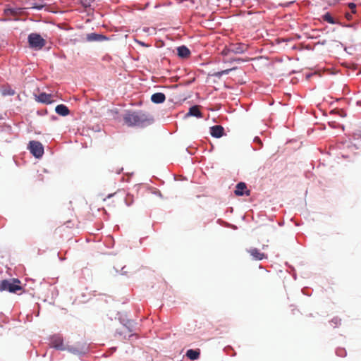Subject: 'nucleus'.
<instances>
[{
	"instance_id": "26",
	"label": "nucleus",
	"mask_w": 361,
	"mask_h": 361,
	"mask_svg": "<svg viewBox=\"0 0 361 361\" xmlns=\"http://www.w3.org/2000/svg\"><path fill=\"white\" fill-rule=\"evenodd\" d=\"M222 54H226V53L225 52V50L222 51Z\"/></svg>"
},
{
	"instance_id": "14",
	"label": "nucleus",
	"mask_w": 361,
	"mask_h": 361,
	"mask_svg": "<svg viewBox=\"0 0 361 361\" xmlns=\"http://www.w3.org/2000/svg\"><path fill=\"white\" fill-rule=\"evenodd\" d=\"M187 115L195 116L197 118H201L202 116V114L200 111V108L198 106H192V107H190Z\"/></svg>"
},
{
	"instance_id": "12",
	"label": "nucleus",
	"mask_w": 361,
	"mask_h": 361,
	"mask_svg": "<svg viewBox=\"0 0 361 361\" xmlns=\"http://www.w3.org/2000/svg\"><path fill=\"white\" fill-rule=\"evenodd\" d=\"M166 100V96L164 93H154L151 97V101L155 104H161Z\"/></svg>"
},
{
	"instance_id": "8",
	"label": "nucleus",
	"mask_w": 361,
	"mask_h": 361,
	"mask_svg": "<svg viewBox=\"0 0 361 361\" xmlns=\"http://www.w3.org/2000/svg\"><path fill=\"white\" fill-rule=\"evenodd\" d=\"M247 251L255 260H262L263 259L267 258V255L263 252H261L257 248L251 247Z\"/></svg>"
},
{
	"instance_id": "3",
	"label": "nucleus",
	"mask_w": 361,
	"mask_h": 361,
	"mask_svg": "<svg viewBox=\"0 0 361 361\" xmlns=\"http://www.w3.org/2000/svg\"><path fill=\"white\" fill-rule=\"evenodd\" d=\"M27 39L30 47L35 50L42 49L46 44V40L37 33L30 34Z\"/></svg>"
},
{
	"instance_id": "21",
	"label": "nucleus",
	"mask_w": 361,
	"mask_h": 361,
	"mask_svg": "<svg viewBox=\"0 0 361 361\" xmlns=\"http://www.w3.org/2000/svg\"><path fill=\"white\" fill-rule=\"evenodd\" d=\"M235 69H236V68L226 69V70H224V71H219V72L214 73L213 74V75L216 76V77H218V78H220L221 75H226V74H228L231 71L235 70Z\"/></svg>"
},
{
	"instance_id": "2",
	"label": "nucleus",
	"mask_w": 361,
	"mask_h": 361,
	"mask_svg": "<svg viewBox=\"0 0 361 361\" xmlns=\"http://www.w3.org/2000/svg\"><path fill=\"white\" fill-rule=\"evenodd\" d=\"M20 281L17 279L0 281V292L7 290L10 293H16L23 289L20 285Z\"/></svg>"
},
{
	"instance_id": "20",
	"label": "nucleus",
	"mask_w": 361,
	"mask_h": 361,
	"mask_svg": "<svg viewBox=\"0 0 361 361\" xmlns=\"http://www.w3.org/2000/svg\"><path fill=\"white\" fill-rule=\"evenodd\" d=\"M322 19L324 21H326L327 23L330 24H336L338 23L334 18L331 16V15L329 13H326L324 15L322 16Z\"/></svg>"
},
{
	"instance_id": "4",
	"label": "nucleus",
	"mask_w": 361,
	"mask_h": 361,
	"mask_svg": "<svg viewBox=\"0 0 361 361\" xmlns=\"http://www.w3.org/2000/svg\"><path fill=\"white\" fill-rule=\"evenodd\" d=\"M28 149L36 158H40L44 154V147L39 141L32 140L29 142Z\"/></svg>"
},
{
	"instance_id": "19",
	"label": "nucleus",
	"mask_w": 361,
	"mask_h": 361,
	"mask_svg": "<svg viewBox=\"0 0 361 361\" xmlns=\"http://www.w3.org/2000/svg\"><path fill=\"white\" fill-rule=\"evenodd\" d=\"M1 94L3 96L14 95L15 91L10 86L4 87L1 90Z\"/></svg>"
},
{
	"instance_id": "9",
	"label": "nucleus",
	"mask_w": 361,
	"mask_h": 361,
	"mask_svg": "<svg viewBox=\"0 0 361 361\" xmlns=\"http://www.w3.org/2000/svg\"><path fill=\"white\" fill-rule=\"evenodd\" d=\"M53 96L51 94H47L45 92L40 93L38 96H36V101L43 104H49L54 102L52 99Z\"/></svg>"
},
{
	"instance_id": "16",
	"label": "nucleus",
	"mask_w": 361,
	"mask_h": 361,
	"mask_svg": "<svg viewBox=\"0 0 361 361\" xmlns=\"http://www.w3.org/2000/svg\"><path fill=\"white\" fill-rule=\"evenodd\" d=\"M178 55L181 58H187L190 56V50L185 46L178 47Z\"/></svg>"
},
{
	"instance_id": "5",
	"label": "nucleus",
	"mask_w": 361,
	"mask_h": 361,
	"mask_svg": "<svg viewBox=\"0 0 361 361\" xmlns=\"http://www.w3.org/2000/svg\"><path fill=\"white\" fill-rule=\"evenodd\" d=\"M88 350L86 343H78L75 346H67L66 350L73 354L81 355L85 354Z\"/></svg>"
},
{
	"instance_id": "10",
	"label": "nucleus",
	"mask_w": 361,
	"mask_h": 361,
	"mask_svg": "<svg viewBox=\"0 0 361 361\" xmlns=\"http://www.w3.org/2000/svg\"><path fill=\"white\" fill-rule=\"evenodd\" d=\"M210 133L212 136L219 138L223 136L224 133V128L219 125L214 126L210 128Z\"/></svg>"
},
{
	"instance_id": "22",
	"label": "nucleus",
	"mask_w": 361,
	"mask_h": 361,
	"mask_svg": "<svg viewBox=\"0 0 361 361\" xmlns=\"http://www.w3.org/2000/svg\"><path fill=\"white\" fill-rule=\"evenodd\" d=\"M341 319H339L338 317H334L331 320L330 322H331V325L333 326V327H336L341 324Z\"/></svg>"
},
{
	"instance_id": "13",
	"label": "nucleus",
	"mask_w": 361,
	"mask_h": 361,
	"mask_svg": "<svg viewBox=\"0 0 361 361\" xmlns=\"http://www.w3.org/2000/svg\"><path fill=\"white\" fill-rule=\"evenodd\" d=\"M56 112L61 116H66L69 114L70 111L68 108L64 104H59L56 106Z\"/></svg>"
},
{
	"instance_id": "11",
	"label": "nucleus",
	"mask_w": 361,
	"mask_h": 361,
	"mask_svg": "<svg viewBox=\"0 0 361 361\" xmlns=\"http://www.w3.org/2000/svg\"><path fill=\"white\" fill-rule=\"evenodd\" d=\"M247 49V46L244 44H233L230 47L228 51L233 52L235 54H242L244 53Z\"/></svg>"
},
{
	"instance_id": "7",
	"label": "nucleus",
	"mask_w": 361,
	"mask_h": 361,
	"mask_svg": "<svg viewBox=\"0 0 361 361\" xmlns=\"http://www.w3.org/2000/svg\"><path fill=\"white\" fill-rule=\"evenodd\" d=\"M234 192L238 196H242L243 195L249 196L250 195V190H247V185L243 182H240L236 185Z\"/></svg>"
},
{
	"instance_id": "23",
	"label": "nucleus",
	"mask_w": 361,
	"mask_h": 361,
	"mask_svg": "<svg viewBox=\"0 0 361 361\" xmlns=\"http://www.w3.org/2000/svg\"><path fill=\"white\" fill-rule=\"evenodd\" d=\"M104 37L102 35H97V34H91L90 35L88 36V39L90 40H99L102 38H103Z\"/></svg>"
},
{
	"instance_id": "6",
	"label": "nucleus",
	"mask_w": 361,
	"mask_h": 361,
	"mask_svg": "<svg viewBox=\"0 0 361 361\" xmlns=\"http://www.w3.org/2000/svg\"><path fill=\"white\" fill-rule=\"evenodd\" d=\"M51 345L53 348L60 350H66V346L63 344V338L60 336H54L51 341Z\"/></svg>"
},
{
	"instance_id": "24",
	"label": "nucleus",
	"mask_w": 361,
	"mask_h": 361,
	"mask_svg": "<svg viewBox=\"0 0 361 361\" xmlns=\"http://www.w3.org/2000/svg\"><path fill=\"white\" fill-rule=\"evenodd\" d=\"M348 7L351 10V13H356V5L354 3H350L348 4Z\"/></svg>"
},
{
	"instance_id": "25",
	"label": "nucleus",
	"mask_w": 361,
	"mask_h": 361,
	"mask_svg": "<svg viewBox=\"0 0 361 361\" xmlns=\"http://www.w3.org/2000/svg\"><path fill=\"white\" fill-rule=\"evenodd\" d=\"M345 18H346L348 20H351V19H352V13H345Z\"/></svg>"
},
{
	"instance_id": "17",
	"label": "nucleus",
	"mask_w": 361,
	"mask_h": 361,
	"mask_svg": "<svg viewBox=\"0 0 361 361\" xmlns=\"http://www.w3.org/2000/svg\"><path fill=\"white\" fill-rule=\"evenodd\" d=\"M45 6V4L43 3L42 0H38L37 2H33L30 4L29 8H35L37 10H41Z\"/></svg>"
},
{
	"instance_id": "15",
	"label": "nucleus",
	"mask_w": 361,
	"mask_h": 361,
	"mask_svg": "<svg viewBox=\"0 0 361 361\" xmlns=\"http://www.w3.org/2000/svg\"><path fill=\"white\" fill-rule=\"evenodd\" d=\"M200 355V350L199 349L192 350L190 349L186 352V356L192 360H197Z\"/></svg>"
},
{
	"instance_id": "18",
	"label": "nucleus",
	"mask_w": 361,
	"mask_h": 361,
	"mask_svg": "<svg viewBox=\"0 0 361 361\" xmlns=\"http://www.w3.org/2000/svg\"><path fill=\"white\" fill-rule=\"evenodd\" d=\"M20 10H21V8H8L4 10V13L6 16L11 15V16H17L18 13H20Z\"/></svg>"
},
{
	"instance_id": "1",
	"label": "nucleus",
	"mask_w": 361,
	"mask_h": 361,
	"mask_svg": "<svg viewBox=\"0 0 361 361\" xmlns=\"http://www.w3.org/2000/svg\"><path fill=\"white\" fill-rule=\"evenodd\" d=\"M123 121L128 127L145 128L152 123L153 118L142 111H128L123 115Z\"/></svg>"
}]
</instances>
